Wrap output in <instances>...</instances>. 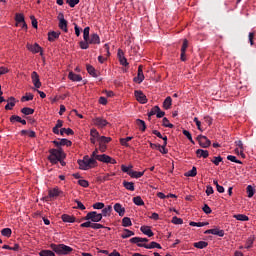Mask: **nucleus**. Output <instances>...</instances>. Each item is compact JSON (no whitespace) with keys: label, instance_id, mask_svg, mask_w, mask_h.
Here are the masks:
<instances>
[{"label":"nucleus","instance_id":"f257e3e1","mask_svg":"<svg viewBox=\"0 0 256 256\" xmlns=\"http://www.w3.org/2000/svg\"><path fill=\"white\" fill-rule=\"evenodd\" d=\"M49 154L50 155L48 156V160L53 165H57L59 163V160L65 159L66 157L65 152H63L62 148L50 149Z\"/></svg>","mask_w":256,"mask_h":256},{"label":"nucleus","instance_id":"f03ea898","mask_svg":"<svg viewBox=\"0 0 256 256\" xmlns=\"http://www.w3.org/2000/svg\"><path fill=\"white\" fill-rule=\"evenodd\" d=\"M50 248L57 255H70V253H73V248L65 244H50Z\"/></svg>","mask_w":256,"mask_h":256},{"label":"nucleus","instance_id":"7ed1b4c3","mask_svg":"<svg viewBox=\"0 0 256 256\" xmlns=\"http://www.w3.org/2000/svg\"><path fill=\"white\" fill-rule=\"evenodd\" d=\"M102 219L103 214L97 213V211L88 212L87 215L82 218V220L91 221L92 223H99Z\"/></svg>","mask_w":256,"mask_h":256},{"label":"nucleus","instance_id":"20e7f679","mask_svg":"<svg viewBox=\"0 0 256 256\" xmlns=\"http://www.w3.org/2000/svg\"><path fill=\"white\" fill-rule=\"evenodd\" d=\"M96 160L100 161L101 163H111V165H115L117 161L113 158H111L107 154H101L100 156H96Z\"/></svg>","mask_w":256,"mask_h":256},{"label":"nucleus","instance_id":"39448f33","mask_svg":"<svg viewBox=\"0 0 256 256\" xmlns=\"http://www.w3.org/2000/svg\"><path fill=\"white\" fill-rule=\"evenodd\" d=\"M197 141L200 147H203V149H207V147H211V140H209L206 136L199 135L197 137Z\"/></svg>","mask_w":256,"mask_h":256},{"label":"nucleus","instance_id":"423d86ee","mask_svg":"<svg viewBox=\"0 0 256 256\" xmlns=\"http://www.w3.org/2000/svg\"><path fill=\"white\" fill-rule=\"evenodd\" d=\"M59 195H61L60 189L54 188L48 191V196H45L43 201H51V199H54V197H59Z\"/></svg>","mask_w":256,"mask_h":256},{"label":"nucleus","instance_id":"0eeeda50","mask_svg":"<svg viewBox=\"0 0 256 256\" xmlns=\"http://www.w3.org/2000/svg\"><path fill=\"white\" fill-rule=\"evenodd\" d=\"M133 81L134 83L138 84H141L143 83V81H145V75L143 74V65H139L137 77H134Z\"/></svg>","mask_w":256,"mask_h":256},{"label":"nucleus","instance_id":"6e6552de","mask_svg":"<svg viewBox=\"0 0 256 256\" xmlns=\"http://www.w3.org/2000/svg\"><path fill=\"white\" fill-rule=\"evenodd\" d=\"M134 95L136 97V101L139 103H142V105H145L147 103V96L143 93L141 90H135Z\"/></svg>","mask_w":256,"mask_h":256},{"label":"nucleus","instance_id":"1a4fd4ad","mask_svg":"<svg viewBox=\"0 0 256 256\" xmlns=\"http://www.w3.org/2000/svg\"><path fill=\"white\" fill-rule=\"evenodd\" d=\"M90 143H92V145H95L97 143V141L99 142V137H100V134H99V131H97V129L95 128H92L90 130Z\"/></svg>","mask_w":256,"mask_h":256},{"label":"nucleus","instance_id":"9d476101","mask_svg":"<svg viewBox=\"0 0 256 256\" xmlns=\"http://www.w3.org/2000/svg\"><path fill=\"white\" fill-rule=\"evenodd\" d=\"M31 79L34 87L36 89H41V80L39 79V74L36 71L32 72Z\"/></svg>","mask_w":256,"mask_h":256},{"label":"nucleus","instance_id":"9b49d317","mask_svg":"<svg viewBox=\"0 0 256 256\" xmlns=\"http://www.w3.org/2000/svg\"><path fill=\"white\" fill-rule=\"evenodd\" d=\"M117 55L120 61V65H123V67H128L129 62H127V58H125V53L123 52V50L119 49Z\"/></svg>","mask_w":256,"mask_h":256},{"label":"nucleus","instance_id":"f8f14e48","mask_svg":"<svg viewBox=\"0 0 256 256\" xmlns=\"http://www.w3.org/2000/svg\"><path fill=\"white\" fill-rule=\"evenodd\" d=\"M94 125L100 129H103V127H107V125H109V122L101 117H97L94 119Z\"/></svg>","mask_w":256,"mask_h":256},{"label":"nucleus","instance_id":"ddd939ff","mask_svg":"<svg viewBox=\"0 0 256 256\" xmlns=\"http://www.w3.org/2000/svg\"><path fill=\"white\" fill-rule=\"evenodd\" d=\"M138 247H144V249H162L161 244L155 241L150 244H138Z\"/></svg>","mask_w":256,"mask_h":256},{"label":"nucleus","instance_id":"4468645a","mask_svg":"<svg viewBox=\"0 0 256 256\" xmlns=\"http://www.w3.org/2000/svg\"><path fill=\"white\" fill-rule=\"evenodd\" d=\"M88 42L90 45H99L101 43V38H99V34L94 33L88 38Z\"/></svg>","mask_w":256,"mask_h":256},{"label":"nucleus","instance_id":"2eb2a0df","mask_svg":"<svg viewBox=\"0 0 256 256\" xmlns=\"http://www.w3.org/2000/svg\"><path fill=\"white\" fill-rule=\"evenodd\" d=\"M27 49L32 53H40V55H43V51H41V46H39V44L37 43H35L34 45L27 44Z\"/></svg>","mask_w":256,"mask_h":256},{"label":"nucleus","instance_id":"dca6fc26","mask_svg":"<svg viewBox=\"0 0 256 256\" xmlns=\"http://www.w3.org/2000/svg\"><path fill=\"white\" fill-rule=\"evenodd\" d=\"M140 231L144 235H147V237H153V235H155V233H153V230H151V226H141Z\"/></svg>","mask_w":256,"mask_h":256},{"label":"nucleus","instance_id":"f3484780","mask_svg":"<svg viewBox=\"0 0 256 256\" xmlns=\"http://www.w3.org/2000/svg\"><path fill=\"white\" fill-rule=\"evenodd\" d=\"M61 219L64 223H75L77 221V218H75V216H71L69 214H63L61 216Z\"/></svg>","mask_w":256,"mask_h":256},{"label":"nucleus","instance_id":"a211bd4d","mask_svg":"<svg viewBox=\"0 0 256 256\" xmlns=\"http://www.w3.org/2000/svg\"><path fill=\"white\" fill-rule=\"evenodd\" d=\"M114 211L118 213L120 217H123L125 215V208L120 203H116L114 205Z\"/></svg>","mask_w":256,"mask_h":256},{"label":"nucleus","instance_id":"6ab92c4d","mask_svg":"<svg viewBox=\"0 0 256 256\" xmlns=\"http://www.w3.org/2000/svg\"><path fill=\"white\" fill-rule=\"evenodd\" d=\"M82 161L86 162L91 167H95V165H97V160H95V158H89L87 155L83 157Z\"/></svg>","mask_w":256,"mask_h":256},{"label":"nucleus","instance_id":"aec40b11","mask_svg":"<svg viewBox=\"0 0 256 256\" xmlns=\"http://www.w3.org/2000/svg\"><path fill=\"white\" fill-rule=\"evenodd\" d=\"M68 78L70 79V81H83V77H81V75L79 74H75L74 72H69Z\"/></svg>","mask_w":256,"mask_h":256},{"label":"nucleus","instance_id":"412c9836","mask_svg":"<svg viewBox=\"0 0 256 256\" xmlns=\"http://www.w3.org/2000/svg\"><path fill=\"white\" fill-rule=\"evenodd\" d=\"M111 177H115V173L98 176L97 181H100V183H105V181H111Z\"/></svg>","mask_w":256,"mask_h":256},{"label":"nucleus","instance_id":"4be33fe9","mask_svg":"<svg viewBox=\"0 0 256 256\" xmlns=\"http://www.w3.org/2000/svg\"><path fill=\"white\" fill-rule=\"evenodd\" d=\"M15 103H17V101L15 100V97H10L8 99V104L5 106V110L6 111H11V109L14 108Z\"/></svg>","mask_w":256,"mask_h":256},{"label":"nucleus","instance_id":"5701e85b","mask_svg":"<svg viewBox=\"0 0 256 256\" xmlns=\"http://www.w3.org/2000/svg\"><path fill=\"white\" fill-rule=\"evenodd\" d=\"M173 105V99L171 96L166 97V99L163 102V108L166 110L171 109V106Z\"/></svg>","mask_w":256,"mask_h":256},{"label":"nucleus","instance_id":"b1692460","mask_svg":"<svg viewBox=\"0 0 256 256\" xmlns=\"http://www.w3.org/2000/svg\"><path fill=\"white\" fill-rule=\"evenodd\" d=\"M61 32L51 31L48 33V41L53 42L55 39H59Z\"/></svg>","mask_w":256,"mask_h":256},{"label":"nucleus","instance_id":"393cba45","mask_svg":"<svg viewBox=\"0 0 256 256\" xmlns=\"http://www.w3.org/2000/svg\"><path fill=\"white\" fill-rule=\"evenodd\" d=\"M196 155L199 157V159H201V157H203V159H207V157H209V151L198 149L196 150Z\"/></svg>","mask_w":256,"mask_h":256},{"label":"nucleus","instance_id":"a878e982","mask_svg":"<svg viewBox=\"0 0 256 256\" xmlns=\"http://www.w3.org/2000/svg\"><path fill=\"white\" fill-rule=\"evenodd\" d=\"M123 187H125L127 191H135V183L133 182H128L127 180H124Z\"/></svg>","mask_w":256,"mask_h":256},{"label":"nucleus","instance_id":"bb28decb","mask_svg":"<svg viewBox=\"0 0 256 256\" xmlns=\"http://www.w3.org/2000/svg\"><path fill=\"white\" fill-rule=\"evenodd\" d=\"M112 138L107 136H100L98 138V143L101 145H107V143H111Z\"/></svg>","mask_w":256,"mask_h":256},{"label":"nucleus","instance_id":"cd10ccee","mask_svg":"<svg viewBox=\"0 0 256 256\" xmlns=\"http://www.w3.org/2000/svg\"><path fill=\"white\" fill-rule=\"evenodd\" d=\"M128 175L130 177H133L134 179H139L143 177V175H145V172H138V171L131 170L130 172H128Z\"/></svg>","mask_w":256,"mask_h":256},{"label":"nucleus","instance_id":"c85d7f7f","mask_svg":"<svg viewBox=\"0 0 256 256\" xmlns=\"http://www.w3.org/2000/svg\"><path fill=\"white\" fill-rule=\"evenodd\" d=\"M86 70L88 71L89 75H91L92 77H97V70L95 69V67H93L90 64L86 65Z\"/></svg>","mask_w":256,"mask_h":256},{"label":"nucleus","instance_id":"c756f323","mask_svg":"<svg viewBox=\"0 0 256 256\" xmlns=\"http://www.w3.org/2000/svg\"><path fill=\"white\" fill-rule=\"evenodd\" d=\"M136 125L139 127L140 131L145 132L147 129V125L145 124V121L141 119L136 120Z\"/></svg>","mask_w":256,"mask_h":256},{"label":"nucleus","instance_id":"7c9ffc66","mask_svg":"<svg viewBox=\"0 0 256 256\" xmlns=\"http://www.w3.org/2000/svg\"><path fill=\"white\" fill-rule=\"evenodd\" d=\"M135 235V232L129 230V229H124V232L121 234L122 239H129V237H133Z\"/></svg>","mask_w":256,"mask_h":256},{"label":"nucleus","instance_id":"2f4dec72","mask_svg":"<svg viewBox=\"0 0 256 256\" xmlns=\"http://www.w3.org/2000/svg\"><path fill=\"white\" fill-rule=\"evenodd\" d=\"M79 169L82 171H87L88 169H91V166H89L84 160H78Z\"/></svg>","mask_w":256,"mask_h":256},{"label":"nucleus","instance_id":"473e14b6","mask_svg":"<svg viewBox=\"0 0 256 256\" xmlns=\"http://www.w3.org/2000/svg\"><path fill=\"white\" fill-rule=\"evenodd\" d=\"M111 211H113V207H111V205L102 208V213H100L102 215V217H107L108 215H111Z\"/></svg>","mask_w":256,"mask_h":256},{"label":"nucleus","instance_id":"72a5a7b5","mask_svg":"<svg viewBox=\"0 0 256 256\" xmlns=\"http://www.w3.org/2000/svg\"><path fill=\"white\" fill-rule=\"evenodd\" d=\"M193 245L194 247H196V249H205V247L209 246V243L205 241H199L194 243Z\"/></svg>","mask_w":256,"mask_h":256},{"label":"nucleus","instance_id":"f704fd0d","mask_svg":"<svg viewBox=\"0 0 256 256\" xmlns=\"http://www.w3.org/2000/svg\"><path fill=\"white\" fill-rule=\"evenodd\" d=\"M133 203L135 205H137L138 207H141L143 205H145V202L143 201V198H141V196H136L133 198Z\"/></svg>","mask_w":256,"mask_h":256},{"label":"nucleus","instance_id":"c9c22d12","mask_svg":"<svg viewBox=\"0 0 256 256\" xmlns=\"http://www.w3.org/2000/svg\"><path fill=\"white\" fill-rule=\"evenodd\" d=\"M233 217L237 221H249V216H247L245 214H235Z\"/></svg>","mask_w":256,"mask_h":256},{"label":"nucleus","instance_id":"e433bc0d","mask_svg":"<svg viewBox=\"0 0 256 256\" xmlns=\"http://www.w3.org/2000/svg\"><path fill=\"white\" fill-rule=\"evenodd\" d=\"M58 27H59V29L64 31V33H67L69 31V29H67V20L60 21L58 24Z\"/></svg>","mask_w":256,"mask_h":256},{"label":"nucleus","instance_id":"4c0bfd02","mask_svg":"<svg viewBox=\"0 0 256 256\" xmlns=\"http://www.w3.org/2000/svg\"><path fill=\"white\" fill-rule=\"evenodd\" d=\"M206 225H209V222H190V227H206Z\"/></svg>","mask_w":256,"mask_h":256},{"label":"nucleus","instance_id":"58836bf2","mask_svg":"<svg viewBox=\"0 0 256 256\" xmlns=\"http://www.w3.org/2000/svg\"><path fill=\"white\" fill-rule=\"evenodd\" d=\"M74 131H73V129H71V128H62L61 130H60V135H62V136H64L65 134L66 135H74Z\"/></svg>","mask_w":256,"mask_h":256},{"label":"nucleus","instance_id":"ea45409f","mask_svg":"<svg viewBox=\"0 0 256 256\" xmlns=\"http://www.w3.org/2000/svg\"><path fill=\"white\" fill-rule=\"evenodd\" d=\"M212 235H217L218 237H225V231L219 228L212 229Z\"/></svg>","mask_w":256,"mask_h":256},{"label":"nucleus","instance_id":"a19ab883","mask_svg":"<svg viewBox=\"0 0 256 256\" xmlns=\"http://www.w3.org/2000/svg\"><path fill=\"white\" fill-rule=\"evenodd\" d=\"M21 113H23V115H33L35 110L29 107H24L21 109Z\"/></svg>","mask_w":256,"mask_h":256},{"label":"nucleus","instance_id":"79ce46f5","mask_svg":"<svg viewBox=\"0 0 256 256\" xmlns=\"http://www.w3.org/2000/svg\"><path fill=\"white\" fill-rule=\"evenodd\" d=\"M246 193L249 197V199H251V197H253V195H255V188H253V186L248 185L246 188Z\"/></svg>","mask_w":256,"mask_h":256},{"label":"nucleus","instance_id":"37998d69","mask_svg":"<svg viewBox=\"0 0 256 256\" xmlns=\"http://www.w3.org/2000/svg\"><path fill=\"white\" fill-rule=\"evenodd\" d=\"M131 225H133V223L131 222V218L124 217L122 219V227H131Z\"/></svg>","mask_w":256,"mask_h":256},{"label":"nucleus","instance_id":"c03bdc74","mask_svg":"<svg viewBox=\"0 0 256 256\" xmlns=\"http://www.w3.org/2000/svg\"><path fill=\"white\" fill-rule=\"evenodd\" d=\"M185 175L186 177H197V167L193 166Z\"/></svg>","mask_w":256,"mask_h":256},{"label":"nucleus","instance_id":"a18cd8bd","mask_svg":"<svg viewBox=\"0 0 256 256\" xmlns=\"http://www.w3.org/2000/svg\"><path fill=\"white\" fill-rule=\"evenodd\" d=\"M15 21H16V25H19V23H24L25 16H23V14L17 13L15 16Z\"/></svg>","mask_w":256,"mask_h":256},{"label":"nucleus","instance_id":"49530a36","mask_svg":"<svg viewBox=\"0 0 256 256\" xmlns=\"http://www.w3.org/2000/svg\"><path fill=\"white\" fill-rule=\"evenodd\" d=\"M11 233H13L11 228H4L1 230V235H3V237H11Z\"/></svg>","mask_w":256,"mask_h":256},{"label":"nucleus","instance_id":"de8ad7c7","mask_svg":"<svg viewBox=\"0 0 256 256\" xmlns=\"http://www.w3.org/2000/svg\"><path fill=\"white\" fill-rule=\"evenodd\" d=\"M182 133H183V135H185V137H187V139L190 141V143L195 145V141L193 140V136H191V132H189L188 130H183Z\"/></svg>","mask_w":256,"mask_h":256},{"label":"nucleus","instance_id":"09e8293b","mask_svg":"<svg viewBox=\"0 0 256 256\" xmlns=\"http://www.w3.org/2000/svg\"><path fill=\"white\" fill-rule=\"evenodd\" d=\"M92 229H108L111 231V228L103 226V224L92 222Z\"/></svg>","mask_w":256,"mask_h":256},{"label":"nucleus","instance_id":"8fccbe9b","mask_svg":"<svg viewBox=\"0 0 256 256\" xmlns=\"http://www.w3.org/2000/svg\"><path fill=\"white\" fill-rule=\"evenodd\" d=\"M40 256H55V252L51 251V250H41L39 252Z\"/></svg>","mask_w":256,"mask_h":256},{"label":"nucleus","instance_id":"3c124183","mask_svg":"<svg viewBox=\"0 0 256 256\" xmlns=\"http://www.w3.org/2000/svg\"><path fill=\"white\" fill-rule=\"evenodd\" d=\"M227 159H228V161H231L232 163H237L238 165L243 164V162H241V160H237V157H235L233 155H228Z\"/></svg>","mask_w":256,"mask_h":256},{"label":"nucleus","instance_id":"603ef678","mask_svg":"<svg viewBox=\"0 0 256 256\" xmlns=\"http://www.w3.org/2000/svg\"><path fill=\"white\" fill-rule=\"evenodd\" d=\"M89 31H91V28L85 27L83 30V39L84 41H89Z\"/></svg>","mask_w":256,"mask_h":256},{"label":"nucleus","instance_id":"864d4df0","mask_svg":"<svg viewBox=\"0 0 256 256\" xmlns=\"http://www.w3.org/2000/svg\"><path fill=\"white\" fill-rule=\"evenodd\" d=\"M162 125H163V127H168L169 129H173V127H174V125L171 124L169 122V119H167L166 117L163 118Z\"/></svg>","mask_w":256,"mask_h":256},{"label":"nucleus","instance_id":"5fc2aeb1","mask_svg":"<svg viewBox=\"0 0 256 256\" xmlns=\"http://www.w3.org/2000/svg\"><path fill=\"white\" fill-rule=\"evenodd\" d=\"M92 226H93V222L91 220H86V222L80 224V227L82 229H85V228H91L92 229Z\"/></svg>","mask_w":256,"mask_h":256},{"label":"nucleus","instance_id":"6e6d98bb","mask_svg":"<svg viewBox=\"0 0 256 256\" xmlns=\"http://www.w3.org/2000/svg\"><path fill=\"white\" fill-rule=\"evenodd\" d=\"M60 144H61V147L65 146V145H66V147H71V145H73V142L63 138L60 140Z\"/></svg>","mask_w":256,"mask_h":256},{"label":"nucleus","instance_id":"4d7b16f0","mask_svg":"<svg viewBox=\"0 0 256 256\" xmlns=\"http://www.w3.org/2000/svg\"><path fill=\"white\" fill-rule=\"evenodd\" d=\"M223 161V157L221 156H215L211 162L214 163L217 166H219V163H221Z\"/></svg>","mask_w":256,"mask_h":256},{"label":"nucleus","instance_id":"13d9d810","mask_svg":"<svg viewBox=\"0 0 256 256\" xmlns=\"http://www.w3.org/2000/svg\"><path fill=\"white\" fill-rule=\"evenodd\" d=\"M130 243H134L138 247H139V245H143V243H141V237H133V238H131L130 239Z\"/></svg>","mask_w":256,"mask_h":256},{"label":"nucleus","instance_id":"bf43d9fd","mask_svg":"<svg viewBox=\"0 0 256 256\" xmlns=\"http://www.w3.org/2000/svg\"><path fill=\"white\" fill-rule=\"evenodd\" d=\"M172 223H173L174 225H183V219L178 218L177 216H174V217L172 218Z\"/></svg>","mask_w":256,"mask_h":256},{"label":"nucleus","instance_id":"052dcab7","mask_svg":"<svg viewBox=\"0 0 256 256\" xmlns=\"http://www.w3.org/2000/svg\"><path fill=\"white\" fill-rule=\"evenodd\" d=\"M89 45H91L89 43V40H84L80 42V48L81 49H89Z\"/></svg>","mask_w":256,"mask_h":256},{"label":"nucleus","instance_id":"680f3d73","mask_svg":"<svg viewBox=\"0 0 256 256\" xmlns=\"http://www.w3.org/2000/svg\"><path fill=\"white\" fill-rule=\"evenodd\" d=\"M159 111V106H154L151 111L148 113V117H153V115H157Z\"/></svg>","mask_w":256,"mask_h":256},{"label":"nucleus","instance_id":"e2e57ef3","mask_svg":"<svg viewBox=\"0 0 256 256\" xmlns=\"http://www.w3.org/2000/svg\"><path fill=\"white\" fill-rule=\"evenodd\" d=\"M33 97H34L33 94H31V93L27 94L26 93V95L21 98V101H33Z\"/></svg>","mask_w":256,"mask_h":256},{"label":"nucleus","instance_id":"0e129e2a","mask_svg":"<svg viewBox=\"0 0 256 256\" xmlns=\"http://www.w3.org/2000/svg\"><path fill=\"white\" fill-rule=\"evenodd\" d=\"M20 121H21V117L20 116H18V115H12L11 117H10V122H12V123H20Z\"/></svg>","mask_w":256,"mask_h":256},{"label":"nucleus","instance_id":"69168bd1","mask_svg":"<svg viewBox=\"0 0 256 256\" xmlns=\"http://www.w3.org/2000/svg\"><path fill=\"white\" fill-rule=\"evenodd\" d=\"M92 207H93V209H104L105 204L102 202H97V203L93 204Z\"/></svg>","mask_w":256,"mask_h":256},{"label":"nucleus","instance_id":"338daca9","mask_svg":"<svg viewBox=\"0 0 256 256\" xmlns=\"http://www.w3.org/2000/svg\"><path fill=\"white\" fill-rule=\"evenodd\" d=\"M66 3L69 5V7H75V5H79V0H66Z\"/></svg>","mask_w":256,"mask_h":256},{"label":"nucleus","instance_id":"774afa93","mask_svg":"<svg viewBox=\"0 0 256 256\" xmlns=\"http://www.w3.org/2000/svg\"><path fill=\"white\" fill-rule=\"evenodd\" d=\"M78 185L81 187H89V182L87 180H78Z\"/></svg>","mask_w":256,"mask_h":256}]
</instances>
